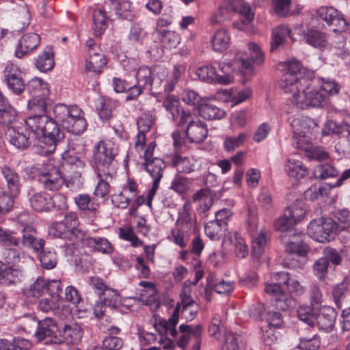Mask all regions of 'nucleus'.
<instances>
[{
    "instance_id": "8fccbe9b",
    "label": "nucleus",
    "mask_w": 350,
    "mask_h": 350,
    "mask_svg": "<svg viewBox=\"0 0 350 350\" xmlns=\"http://www.w3.org/2000/svg\"><path fill=\"white\" fill-rule=\"evenodd\" d=\"M64 226H66L72 232L75 233L77 241H81L84 239V232L78 228L79 220L77 215L75 213H68L64 217V219L61 221Z\"/></svg>"
},
{
    "instance_id": "f257e3e1",
    "label": "nucleus",
    "mask_w": 350,
    "mask_h": 350,
    "mask_svg": "<svg viewBox=\"0 0 350 350\" xmlns=\"http://www.w3.org/2000/svg\"><path fill=\"white\" fill-rule=\"evenodd\" d=\"M25 123L36 137H43L40 146L44 154L54 152L65 138L64 131L46 114H33L25 120Z\"/></svg>"
},
{
    "instance_id": "4c0bfd02",
    "label": "nucleus",
    "mask_w": 350,
    "mask_h": 350,
    "mask_svg": "<svg viewBox=\"0 0 350 350\" xmlns=\"http://www.w3.org/2000/svg\"><path fill=\"white\" fill-rule=\"evenodd\" d=\"M106 64V58L102 53L90 51L88 58L86 60L85 69L88 72L100 74Z\"/></svg>"
},
{
    "instance_id": "13d9d810",
    "label": "nucleus",
    "mask_w": 350,
    "mask_h": 350,
    "mask_svg": "<svg viewBox=\"0 0 350 350\" xmlns=\"http://www.w3.org/2000/svg\"><path fill=\"white\" fill-rule=\"evenodd\" d=\"M48 96H33L28 102L29 110L34 114H45L47 109Z\"/></svg>"
},
{
    "instance_id": "b1692460",
    "label": "nucleus",
    "mask_w": 350,
    "mask_h": 350,
    "mask_svg": "<svg viewBox=\"0 0 350 350\" xmlns=\"http://www.w3.org/2000/svg\"><path fill=\"white\" fill-rule=\"evenodd\" d=\"M40 38L36 33H27L19 40L15 51V55L22 58L29 52L33 51L40 44Z\"/></svg>"
},
{
    "instance_id": "bf43d9fd",
    "label": "nucleus",
    "mask_w": 350,
    "mask_h": 350,
    "mask_svg": "<svg viewBox=\"0 0 350 350\" xmlns=\"http://www.w3.org/2000/svg\"><path fill=\"white\" fill-rule=\"evenodd\" d=\"M298 319L310 326L314 325V319L317 313L309 306H301L297 311Z\"/></svg>"
},
{
    "instance_id": "393cba45",
    "label": "nucleus",
    "mask_w": 350,
    "mask_h": 350,
    "mask_svg": "<svg viewBox=\"0 0 350 350\" xmlns=\"http://www.w3.org/2000/svg\"><path fill=\"white\" fill-rule=\"evenodd\" d=\"M336 312L332 308H321L317 313L314 325L317 324L320 330L329 332L332 330L336 321Z\"/></svg>"
},
{
    "instance_id": "37998d69",
    "label": "nucleus",
    "mask_w": 350,
    "mask_h": 350,
    "mask_svg": "<svg viewBox=\"0 0 350 350\" xmlns=\"http://www.w3.org/2000/svg\"><path fill=\"white\" fill-rule=\"evenodd\" d=\"M49 235L54 238L68 239L70 241H77L75 233L72 232L61 221L53 223L49 228Z\"/></svg>"
},
{
    "instance_id": "423d86ee",
    "label": "nucleus",
    "mask_w": 350,
    "mask_h": 350,
    "mask_svg": "<svg viewBox=\"0 0 350 350\" xmlns=\"http://www.w3.org/2000/svg\"><path fill=\"white\" fill-rule=\"evenodd\" d=\"M301 236V234H293L286 245L285 250L288 255L284 259V264L288 268H301L306 262L305 256L309 252V247L300 239Z\"/></svg>"
},
{
    "instance_id": "a211bd4d",
    "label": "nucleus",
    "mask_w": 350,
    "mask_h": 350,
    "mask_svg": "<svg viewBox=\"0 0 350 350\" xmlns=\"http://www.w3.org/2000/svg\"><path fill=\"white\" fill-rule=\"evenodd\" d=\"M265 291L275 299V306L279 310H286L295 304V301L286 294L280 284L266 283Z\"/></svg>"
},
{
    "instance_id": "4be33fe9",
    "label": "nucleus",
    "mask_w": 350,
    "mask_h": 350,
    "mask_svg": "<svg viewBox=\"0 0 350 350\" xmlns=\"http://www.w3.org/2000/svg\"><path fill=\"white\" fill-rule=\"evenodd\" d=\"M82 331L77 323L65 325L62 330H59L58 336L55 337V345L62 343L77 344L81 339Z\"/></svg>"
},
{
    "instance_id": "6ab92c4d",
    "label": "nucleus",
    "mask_w": 350,
    "mask_h": 350,
    "mask_svg": "<svg viewBox=\"0 0 350 350\" xmlns=\"http://www.w3.org/2000/svg\"><path fill=\"white\" fill-rule=\"evenodd\" d=\"M105 10L110 16L114 14L118 18L129 21L135 16L133 7L129 0H107L105 2Z\"/></svg>"
},
{
    "instance_id": "f03ea898",
    "label": "nucleus",
    "mask_w": 350,
    "mask_h": 350,
    "mask_svg": "<svg viewBox=\"0 0 350 350\" xmlns=\"http://www.w3.org/2000/svg\"><path fill=\"white\" fill-rule=\"evenodd\" d=\"M286 75L280 85V88L286 93L292 94L291 103L298 109H305L310 107H321L325 101L324 95L318 90L310 86V81L306 77L299 81L292 82Z\"/></svg>"
},
{
    "instance_id": "2eb2a0df",
    "label": "nucleus",
    "mask_w": 350,
    "mask_h": 350,
    "mask_svg": "<svg viewBox=\"0 0 350 350\" xmlns=\"http://www.w3.org/2000/svg\"><path fill=\"white\" fill-rule=\"evenodd\" d=\"M34 336L38 342L44 341L46 345L55 344L54 338L58 336L59 329L56 321L51 317L38 321Z\"/></svg>"
},
{
    "instance_id": "7c9ffc66",
    "label": "nucleus",
    "mask_w": 350,
    "mask_h": 350,
    "mask_svg": "<svg viewBox=\"0 0 350 350\" xmlns=\"http://www.w3.org/2000/svg\"><path fill=\"white\" fill-rule=\"evenodd\" d=\"M17 113L16 110L8 104L6 99L0 94V124L6 126L19 124L16 122Z\"/></svg>"
},
{
    "instance_id": "3c124183",
    "label": "nucleus",
    "mask_w": 350,
    "mask_h": 350,
    "mask_svg": "<svg viewBox=\"0 0 350 350\" xmlns=\"http://www.w3.org/2000/svg\"><path fill=\"white\" fill-rule=\"evenodd\" d=\"M291 30L286 25H280L273 30L270 50L273 52L280 45L282 44L284 40L291 35Z\"/></svg>"
},
{
    "instance_id": "72a5a7b5",
    "label": "nucleus",
    "mask_w": 350,
    "mask_h": 350,
    "mask_svg": "<svg viewBox=\"0 0 350 350\" xmlns=\"http://www.w3.org/2000/svg\"><path fill=\"white\" fill-rule=\"evenodd\" d=\"M202 327L200 325L193 326L191 325L182 324L179 326L180 336L178 340V345L185 348L191 336L198 339L202 333Z\"/></svg>"
},
{
    "instance_id": "7ed1b4c3",
    "label": "nucleus",
    "mask_w": 350,
    "mask_h": 350,
    "mask_svg": "<svg viewBox=\"0 0 350 350\" xmlns=\"http://www.w3.org/2000/svg\"><path fill=\"white\" fill-rule=\"evenodd\" d=\"M118 152V146L112 142H99L94 147L93 163L96 173L113 174V161Z\"/></svg>"
},
{
    "instance_id": "c756f323",
    "label": "nucleus",
    "mask_w": 350,
    "mask_h": 350,
    "mask_svg": "<svg viewBox=\"0 0 350 350\" xmlns=\"http://www.w3.org/2000/svg\"><path fill=\"white\" fill-rule=\"evenodd\" d=\"M21 271L0 261V284L4 286L15 285L21 282Z\"/></svg>"
},
{
    "instance_id": "a18cd8bd",
    "label": "nucleus",
    "mask_w": 350,
    "mask_h": 350,
    "mask_svg": "<svg viewBox=\"0 0 350 350\" xmlns=\"http://www.w3.org/2000/svg\"><path fill=\"white\" fill-rule=\"evenodd\" d=\"M31 230V227L30 226L24 228L21 244L25 247L32 248L36 252H42L45 243L44 240L42 239H36L31 234H29Z\"/></svg>"
},
{
    "instance_id": "052dcab7",
    "label": "nucleus",
    "mask_w": 350,
    "mask_h": 350,
    "mask_svg": "<svg viewBox=\"0 0 350 350\" xmlns=\"http://www.w3.org/2000/svg\"><path fill=\"white\" fill-rule=\"evenodd\" d=\"M72 106H67L63 103H58L54 105L53 108V114L55 116L54 121L56 123L59 122L62 125L64 123V121H66V119L71 114V109H72Z\"/></svg>"
},
{
    "instance_id": "e2e57ef3",
    "label": "nucleus",
    "mask_w": 350,
    "mask_h": 350,
    "mask_svg": "<svg viewBox=\"0 0 350 350\" xmlns=\"http://www.w3.org/2000/svg\"><path fill=\"white\" fill-rule=\"evenodd\" d=\"M190 183L188 178L176 174L172 181L170 189L179 194H184L189 189Z\"/></svg>"
},
{
    "instance_id": "c85d7f7f",
    "label": "nucleus",
    "mask_w": 350,
    "mask_h": 350,
    "mask_svg": "<svg viewBox=\"0 0 350 350\" xmlns=\"http://www.w3.org/2000/svg\"><path fill=\"white\" fill-rule=\"evenodd\" d=\"M81 241L84 245L103 254H111L113 252L112 244L104 237H90L85 234Z\"/></svg>"
},
{
    "instance_id": "4d7b16f0",
    "label": "nucleus",
    "mask_w": 350,
    "mask_h": 350,
    "mask_svg": "<svg viewBox=\"0 0 350 350\" xmlns=\"http://www.w3.org/2000/svg\"><path fill=\"white\" fill-rule=\"evenodd\" d=\"M157 33L161 35L160 40L162 46L166 49L176 48L180 42V37L174 31L165 30L161 32L157 30Z\"/></svg>"
},
{
    "instance_id": "5fc2aeb1",
    "label": "nucleus",
    "mask_w": 350,
    "mask_h": 350,
    "mask_svg": "<svg viewBox=\"0 0 350 350\" xmlns=\"http://www.w3.org/2000/svg\"><path fill=\"white\" fill-rule=\"evenodd\" d=\"M304 38L308 44L315 48H323L327 44L325 34L317 30H309L305 34Z\"/></svg>"
},
{
    "instance_id": "a878e982",
    "label": "nucleus",
    "mask_w": 350,
    "mask_h": 350,
    "mask_svg": "<svg viewBox=\"0 0 350 350\" xmlns=\"http://www.w3.org/2000/svg\"><path fill=\"white\" fill-rule=\"evenodd\" d=\"M156 68L153 69L148 66H141L136 72V82L141 86L148 90H151L154 86L159 85L161 81H158L154 77Z\"/></svg>"
},
{
    "instance_id": "69168bd1",
    "label": "nucleus",
    "mask_w": 350,
    "mask_h": 350,
    "mask_svg": "<svg viewBox=\"0 0 350 350\" xmlns=\"http://www.w3.org/2000/svg\"><path fill=\"white\" fill-rule=\"evenodd\" d=\"M109 308H116L119 304L120 295L117 291L107 288L99 297Z\"/></svg>"
},
{
    "instance_id": "338daca9",
    "label": "nucleus",
    "mask_w": 350,
    "mask_h": 350,
    "mask_svg": "<svg viewBox=\"0 0 350 350\" xmlns=\"http://www.w3.org/2000/svg\"><path fill=\"white\" fill-rule=\"evenodd\" d=\"M337 223V232L345 230L350 227V212L346 208L338 209L336 212Z\"/></svg>"
},
{
    "instance_id": "09e8293b",
    "label": "nucleus",
    "mask_w": 350,
    "mask_h": 350,
    "mask_svg": "<svg viewBox=\"0 0 350 350\" xmlns=\"http://www.w3.org/2000/svg\"><path fill=\"white\" fill-rule=\"evenodd\" d=\"M230 36L225 29L217 31L211 40L212 47L214 51L222 52L228 49L230 43Z\"/></svg>"
},
{
    "instance_id": "9d476101",
    "label": "nucleus",
    "mask_w": 350,
    "mask_h": 350,
    "mask_svg": "<svg viewBox=\"0 0 350 350\" xmlns=\"http://www.w3.org/2000/svg\"><path fill=\"white\" fill-rule=\"evenodd\" d=\"M291 126L293 129V144L297 148H303L304 145L311 139L310 135L317 123L311 118L300 117L294 119Z\"/></svg>"
},
{
    "instance_id": "79ce46f5",
    "label": "nucleus",
    "mask_w": 350,
    "mask_h": 350,
    "mask_svg": "<svg viewBox=\"0 0 350 350\" xmlns=\"http://www.w3.org/2000/svg\"><path fill=\"white\" fill-rule=\"evenodd\" d=\"M25 86L27 92L33 96H48L49 95L48 84L40 78L31 79L25 84Z\"/></svg>"
},
{
    "instance_id": "f704fd0d",
    "label": "nucleus",
    "mask_w": 350,
    "mask_h": 350,
    "mask_svg": "<svg viewBox=\"0 0 350 350\" xmlns=\"http://www.w3.org/2000/svg\"><path fill=\"white\" fill-rule=\"evenodd\" d=\"M36 67L41 72L51 70L55 66L54 52L51 46H46L36 60Z\"/></svg>"
},
{
    "instance_id": "864d4df0",
    "label": "nucleus",
    "mask_w": 350,
    "mask_h": 350,
    "mask_svg": "<svg viewBox=\"0 0 350 350\" xmlns=\"http://www.w3.org/2000/svg\"><path fill=\"white\" fill-rule=\"evenodd\" d=\"M348 293L349 283L346 280H343L333 287L332 291L333 300L338 308H342V303L345 300Z\"/></svg>"
},
{
    "instance_id": "aec40b11",
    "label": "nucleus",
    "mask_w": 350,
    "mask_h": 350,
    "mask_svg": "<svg viewBox=\"0 0 350 350\" xmlns=\"http://www.w3.org/2000/svg\"><path fill=\"white\" fill-rule=\"evenodd\" d=\"M8 9L15 11V18L20 29L27 27L31 21L29 9L23 0H0Z\"/></svg>"
},
{
    "instance_id": "ddd939ff",
    "label": "nucleus",
    "mask_w": 350,
    "mask_h": 350,
    "mask_svg": "<svg viewBox=\"0 0 350 350\" xmlns=\"http://www.w3.org/2000/svg\"><path fill=\"white\" fill-rule=\"evenodd\" d=\"M319 18L332 27L334 32H343L347 28V23L343 15L332 6H321L317 10Z\"/></svg>"
},
{
    "instance_id": "49530a36",
    "label": "nucleus",
    "mask_w": 350,
    "mask_h": 350,
    "mask_svg": "<svg viewBox=\"0 0 350 350\" xmlns=\"http://www.w3.org/2000/svg\"><path fill=\"white\" fill-rule=\"evenodd\" d=\"M208 286L219 294H227L234 288V283L230 281H224L223 279L215 278L210 275L207 278Z\"/></svg>"
},
{
    "instance_id": "6e6552de",
    "label": "nucleus",
    "mask_w": 350,
    "mask_h": 350,
    "mask_svg": "<svg viewBox=\"0 0 350 350\" xmlns=\"http://www.w3.org/2000/svg\"><path fill=\"white\" fill-rule=\"evenodd\" d=\"M219 72H217V78L228 76L230 78V81L226 83H218L219 84L228 85L233 81L232 71L236 68L243 75L247 77H250L253 72V66L251 64L250 60L245 54L237 53L233 62H224L222 64H218Z\"/></svg>"
},
{
    "instance_id": "0eeeda50",
    "label": "nucleus",
    "mask_w": 350,
    "mask_h": 350,
    "mask_svg": "<svg viewBox=\"0 0 350 350\" xmlns=\"http://www.w3.org/2000/svg\"><path fill=\"white\" fill-rule=\"evenodd\" d=\"M337 232V222L331 218L313 219L308 226V235L320 243L334 239Z\"/></svg>"
},
{
    "instance_id": "a19ab883",
    "label": "nucleus",
    "mask_w": 350,
    "mask_h": 350,
    "mask_svg": "<svg viewBox=\"0 0 350 350\" xmlns=\"http://www.w3.org/2000/svg\"><path fill=\"white\" fill-rule=\"evenodd\" d=\"M286 174L295 179H301L308 174L306 167L299 160L288 159L285 164Z\"/></svg>"
},
{
    "instance_id": "412c9836",
    "label": "nucleus",
    "mask_w": 350,
    "mask_h": 350,
    "mask_svg": "<svg viewBox=\"0 0 350 350\" xmlns=\"http://www.w3.org/2000/svg\"><path fill=\"white\" fill-rule=\"evenodd\" d=\"M87 122L83 116L82 110L77 105L72 106L71 114L62 125L68 132L75 135L81 134L87 127Z\"/></svg>"
},
{
    "instance_id": "39448f33",
    "label": "nucleus",
    "mask_w": 350,
    "mask_h": 350,
    "mask_svg": "<svg viewBox=\"0 0 350 350\" xmlns=\"http://www.w3.org/2000/svg\"><path fill=\"white\" fill-rule=\"evenodd\" d=\"M63 167L68 173L66 178H64V183L69 189L77 191L83 185L81 174L85 163L79 158L70 156L68 153L63 154Z\"/></svg>"
},
{
    "instance_id": "bb28decb",
    "label": "nucleus",
    "mask_w": 350,
    "mask_h": 350,
    "mask_svg": "<svg viewBox=\"0 0 350 350\" xmlns=\"http://www.w3.org/2000/svg\"><path fill=\"white\" fill-rule=\"evenodd\" d=\"M62 299L49 296L41 299L38 304V308L44 312L52 313L60 319H64L65 314L62 306Z\"/></svg>"
},
{
    "instance_id": "9b49d317",
    "label": "nucleus",
    "mask_w": 350,
    "mask_h": 350,
    "mask_svg": "<svg viewBox=\"0 0 350 350\" xmlns=\"http://www.w3.org/2000/svg\"><path fill=\"white\" fill-rule=\"evenodd\" d=\"M38 181L48 191H57L64 183L59 169L51 164H46L44 169L38 172Z\"/></svg>"
},
{
    "instance_id": "58836bf2",
    "label": "nucleus",
    "mask_w": 350,
    "mask_h": 350,
    "mask_svg": "<svg viewBox=\"0 0 350 350\" xmlns=\"http://www.w3.org/2000/svg\"><path fill=\"white\" fill-rule=\"evenodd\" d=\"M108 12L105 10V3L102 9H95L93 12V29L96 36H101L107 27V16Z\"/></svg>"
},
{
    "instance_id": "4468645a",
    "label": "nucleus",
    "mask_w": 350,
    "mask_h": 350,
    "mask_svg": "<svg viewBox=\"0 0 350 350\" xmlns=\"http://www.w3.org/2000/svg\"><path fill=\"white\" fill-rule=\"evenodd\" d=\"M155 142H151L144 152L145 168L153 179V182L160 183L165 167L164 161L158 157L152 158Z\"/></svg>"
},
{
    "instance_id": "680f3d73",
    "label": "nucleus",
    "mask_w": 350,
    "mask_h": 350,
    "mask_svg": "<svg viewBox=\"0 0 350 350\" xmlns=\"http://www.w3.org/2000/svg\"><path fill=\"white\" fill-rule=\"evenodd\" d=\"M318 80L321 89L329 96H335L339 93L340 85L334 79L329 77H321Z\"/></svg>"
},
{
    "instance_id": "cd10ccee",
    "label": "nucleus",
    "mask_w": 350,
    "mask_h": 350,
    "mask_svg": "<svg viewBox=\"0 0 350 350\" xmlns=\"http://www.w3.org/2000/svg\"><path fill=\"white\" fill-rule=\"evenodd\" d=\"M176 226L183 229L196 230V221L193 218L191 206L189 203H185L182 207L178 208Z\"/></svg>"
},
{
    "instance_id": "e433bc0d",
    "label": "nucleus",
    "mask_w": 350,
    "mask_h": 350,
    "mask_svg": "<svg viewBox=\"0 0 350 350\" xmlns=\"http://www.w3.org/2000/svg\"><path fill=\"white\" fill-rule=\"evenodd\" d=\"M268 231L260 229L258 233L252 234V255L254 258L259 259L264 252L267 241Z\"/></svg>"
},
{
    "instance_id": "f3484780",
    "label": "nucleus",
    "mask_w": 350,
    "mask_h": 350,
    "mask_svg": "<svg viewBox=\"0 0 350 350\" xmlns=\"http://www.w3.org/2000/svg\"><path fill=\"white\" fill-rule=\"evenodd\" d=\"M322 134L342 135L347 138V143L350 145V116H347L341 123L333 120L327 121L322 129ZM341 150L345 154H350V147H344Z\"/></svg>"
},
{
    "instance_id": "20e7f679",
    "label": "nucleus",
    "mask_w": 350,
    "mask_h": 350,
    "mask_svg": "<svg viewBox=\"0 0 350 350\" xmlns=\"http://www.w3.org/2000/svg\"><path fill=\"white\" fill-rule=\"evenodd\" d=\"M180 297L181 303L177 304L169 319H162L157 325V327L161 334H164L165 335H170L173 338H176L178 332L176 329V325L178 322V315L181 307L183 312H187L189 309L194 306L195 301L189 291H183Z\"/></svg>"
},
{
    "instance_id": "c9c22d12",
    "label": "nucleus",
    "mask_w": 350,
    "mask_h": 350,
    "mask_svg": "<svg viewBox=\"0 0 350 350\" xmlns=\"http://www.w3.org/2000/svg\"><path fill=\"white\" fill-rule=\"evenodd\" d=\"M1 172L6 180L7 187L11 196H17L19 193L21 188V182L18 174L14 170L8 166L3 167L1 168Z\"/></svg>"
},
{
    "instance_id": "1a4fd4ad",
    "label": "nucleus",
    "mask_w": 350,
    "mask_h": 350,
    "mask_svg": "<svg viewBox=\"0 0 350 350\" xmlns=\"http://www.w3.org/2000/svg\"><path fill=\"white\" fill-rule=\"evenodd\" d=\"M185 123H188L186 136L190 142L200 143L205 139L208 133L206 124L200 120H193L189 111L183 109L177 125Z\"/></svg>"
},
{
    "instance_id": "2f4dec72",
    "label": "nucleus",
    "mask_w": 350,
    "mask_h": 350,
    "mask_svg": "<svg viewBox=\"0 0 350 350\" xmlns=\"http://www.w3.org/2000/svg\"><path fill=\"white\" fill-rule=\"evenodd\" d=\"M196 74L200 79L208 83H226L230 79L228 76L217 78L216 68L212 65H206L198 68Z\"/></svg>"
},
{
    "instance_id": "dca6fc26",
    "label": "nucleus",
    "mask_w": 350,
    "mask_h": 350,
    "mask_svg": "<svg viewBox=\"0 0 350 350\" xmlns=\"http://www.w3.org/2000/svg\"><path fill=\"white\" fill-rule=\"evenodd\" d=\"M9 142L19 150H25L30 145V133L25 126L14 124L5 130Z\"/></svg>"
},
{
    "instance_id": "774afa93",
    "label": "nucleus",
    "mask_w": 350,
    "mask_h": 350,
    "mask_svg": "<svg viewBox=\"0 0 350 350\" xmlns=\"http://www.w3.org/2000/svg\"><path fill=\"white\" fill-rule=\"evenodd\" d=\"M123 345V341L116 336H108L103 339L102 345L94 350H120Z\"/></svg>"
},
{
    "instance_id": "0e129e2a",
    "label": "nucleus",
    "mask_w": 350,
    "mask_h": 350,
    "mask_svg": "<svg viewBox=\"0 0 350 350\" xmlns=\"http://www.w3.org/2000/svg\"><path fill=\"white\" fill-rule=\"evenodd\" d=\"M285 212L286 215H288L292 220H294L295 224L300 221L306 214V210L301 202L294 203Z\"/></svg>"
},
{
    "instance_id": "ea45409f",
    "label": "nucleus",
    "mask_w": 350,
    "mask_h": 350,
    "mask_svg": "<svg viewBox=\"0 0 350 350\" xmlns=\"http://www.w3.org/2000/svg\"><path fill=\"white\" fill-rule=\"evenodd\" d=\"M137 187V184L133 179H128L121 191V198L123 197L124 201L120 202L119 208L124 209L129 206L131 199L138 194Z\"/></svg>"
},
{
    "instance_id": "603ef678",
    "label": "nucleus",
    "mask_w": 350,
    "mask_h": 350,
    "mask_svg": "<svg viewBox=\"0 0 350 350\" xmlns=\"http://www.w3.org/2000/svg\"><path fill=\"white\" fill-rule=\"evenodd\" d=\"M200 114L205 119L219 120L224 117L225 111L211 103L202 105L200 109Z\"/></svg>"
},
{
    "instance_id": "f8f14e48",
    "label": "nucleus",
    "mask_w": 350,
    "mask_h": 350,
    "mask_svg": "<svg viewBox=\"0 0 350 350\" xmlns=\"http://www.w3.org/2000/svg\"><path fill=\"white\" fill-rule=\"evenodd\" d=\"M3 80L9 90L16 95L25 90V83L20 68L13 63L8 62L3 70Z\"/></svg>"
},
{
    "instance_id": "c03bdc74",
    "label": "nucleus",
    "mask_w": 350,
    "mask_h": 350,
    "mask_svg": "<svg viewBox=\"0 0 350 350\" xmlns=\"http://www.w3.org/2000/svg\"><path fill=\"white\" fill-rule=\"evenodd\" d=\"M284 67L285 68V74L283 75L282 79L279 82V85L280 83L286 79V75L289 76V79H292V82L295 83V81H299L301 77H303L301 75L303 68L300 63L296 60L295 59H292L288 62L284 63Z\"/></svg>"
},
{
    "instance_id": "473e14b6",
    "label": "nucleus",
    "mask_w": 350,
    "mask_h": 350,
    "mask_svg": "<svg viewBox=\"0 0 350 350\" xmlns=\"http://www.w3.org/2000/svg\"><path fill=\"white\" fill-rule=\"evenodd\" d=\"M31 208L38 212H48L54 206L52 198L46 193H36L29 198Z\"/></svg>"
},
{
    "instance_id": "de8ad7c7",
    "label": "nucleus",
    "mask_w": 350,
    "mask_h": 350,
    "mask_svg": "<svg viewBox=\"0 0 350 350\" xmlns=\"http://www.w3.org/2000/svg\"><path fill=\"white\" fill-rule=\"evenodd\" d=\"M98 179L96 187L94 191L95 197L106 198L110 191L109 180L112 179L113 174H107L105 176L102 173H96Z\"/></svg>"
},
{
    "instance_id": "5701e85b",
    "label": "nucleus",
    "mask_w": 350,
    "mask_h": 350,
    "mask_svg": "<svg viewBox=\"0 0 350 350\" xmlns=\"http://www.w3.org/2000/svg\"><path fill=\"white\" fill-rule=\"evenodd\" d=\"M170 164L178 173L189 174L199 168L198 161L194 157H183L178 154L172 156Z\"/></svg>"
},
{
    "instance_id": "6e6d98bb",
    "label": "nucleus",
    "mask_w": 350,
    "mask_h": 350,
    "mask_svg": "<svg viewBox=\"0 0 350 350\" xmlns=\"http://www.w3.org/2000/svg\"><path fill=\"white\" fill-rule=\"evenodd\" d=\"M338 174V171L329 163L318 165L313 170V176L316 179L336 177Z\"/></svg>"
}]
</instances>
